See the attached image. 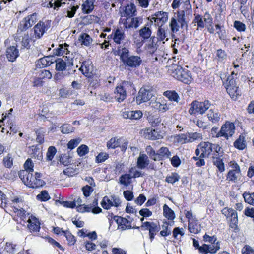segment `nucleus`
Listing matches in <instances>:
<instances>
[{"mask_svg": "<svg viewBox=\"0 0 254 254\" xmlns=\"http://www.w3.org/2000/svg\"><path fill=\"white\" fill-rule=\"evenodd\" d=\"M180 179V176L177 173H172L169 176H167L165 179V181L168 183L173 184L178 182Z\"/></svg>", "mask_w": 254, "mask_h": 254, "instance_id": "nucleus-44", "label": "nucleus"}, {"mask_svg": "<svg viewBox=\"0 0 254 254\" xmlns=\"http://www.w3.org/2000/svg\"><path fill=\"white\" fill-rule=\"evenodd\" d=\"M61 163L64 166L68 165L70 163V158L68 155L66 154H63L61 155L60 159Z\"/></svg>", "mask_w": 254, "mask_h": 254, "instance_id": "nucleus-55", "label": "nucleus"}, {"mask_svg": "<svg viewBox=\"0 0 254 254\" xmlns=\"http://www.w3.org/2000/svg\"><path fill=\"white\" fill-rule=\"evenodd\" d=\"M79 8V5H73L71 7H68L67 10V16L66 17H68L69 18H72L73 17L77 10Z\"/></svg>", "mask_w": 254, "mask_h": 254, "instance_id": "nucleus-64", "label": "nucleus"}, {"mask_svg": "<svg viewBox=\"0 0 254 254\" xmlns=\"http://www.w3.org/2000/svg\"><path fill=\"white\" fill-rule=\"evenodd\" d=\"M56 70L59 71H63L66 69L67 63L63 59L58 58L56 61Z\"/></svg>", "mask_w": 254, "mask_h": 254, "instance_id": "nucleus-37", "label": "nucleus"}, {"mask_svg": "<svg viewBox=\"0 0 254 254\" xmlns=\"http://www.w3.org/2000/svg\"><path fill=\"white\" fill-rule=\"evenodd\" d=\"M140 22L142 23V19L140 17H133L130 20L127 18L126 21L124 23V26L126 29L131 28L136 29L139 26Z\"/></svg>", "mask_w": 254, "mask_h": 254, "instance_id": "nucleus-16", "label": "nucleus"}, {"mask_svg": "<svg viewBox=\"0 0 254 254\" xmlns=\"http://www.w3.org/2000/svg\"><path fill=\"white\" fill-rule=\"evenodd\" d=\"M235 131V126L234 124L228 121L223 125L220 130L218 133L215 135L216 137L223 136L228 139L229 137H231L234 134Z\"/></svg>", "mask_w": 254, "mask_h": 254, "instance_id": "nucleus-5", "label": "nucleus"}, {"mask_svg": "<svg viewBox=\"0 0 254 254\" xmlns=\"http://www.w3.org/2000/svg\"><path fill=\"white\" fill-rule=\"evenodd\" d=\"M83 12L90 13L94 9L93 2L91 0H87L82 5Z\"/></svg>", "mask_w": 254, "mask_h": 254, "instance_id": "nucleus-41", "label": "nucleus"}, {"mask_svg": "<svg viewBox=\"0 0 254 254\" xmlns=\"http://www.w3.org/2000/svg\"><path fill=\"white\" fill-rule=\"evenodd\" d=\"M51 26V21L46 20L45 21H40L34 27V34L35 37L40 38L44 33L50 28Z\"/></svg>", "mask_w": 254, "mask_h": 254, "instance_id": "nucleus-9", "label": "nucleus"}, {"mask_svg": "<svg viewBox=\"0 0 254 254\" xmlns=\"http://www.w3.org/2000/svg\"><path fill=\"white\" fill-rule=\"evenodd\" d=\"M37 198L43 201H45L49 200L50 197L48 192L45 190H43L40 194L37 196Z\"/></svg>", "mask_w": 254, "mask_h": 254, "instance_id": "nucleus-61", "label": "nucleus"}, {"mask_svg": "<svg viewBox=\"0 0 254 254\" xmlns=\"http://www.w3.org/2000/svg\"><path fill=\"white\" fill-rule=\"evenodd\" d=\"M113 219L119 225L121 226V228H123V229H130L131 228L130 222L126 218L118 216H114Z\"/></svg>", "mask_w": 254, "mask_h": 254, "instance_id": "nucleus-21", "label": "nucleus"}, {"mask_svg": "<svg viewBox=\"0 0 254 254\" xmlns=\"http://www.w3.org/2000/svg\"><path fill=\"white\" fill-rule=\"evenodd\" d=\"M171 155V153L169 151L167 147H161L157 152L155 158H154V161L162 160L164 159L168 158Z\"/></svg>", "mask_w": 254, "mask_h": 254, "instance_id": "nucleus-15", "label": "nucleus"}, {"mask_svg": "<svg viewBox=\"0 0 254 254\" xmlns=\"http://www.w3.org/2000/svg\"><path fill=\"white\" fill-rule=\"evenodd\" d=\"M188 229L191 233L197 234L200 231V225L198 222L192 220L189 222Z\"/></svg>", "mask_w": 254, "mask_h": 254, "instance_id": "nucleus-32", "label": "nucleus"}, {"mask_svg": "<svg viewBox=\"0 0 254 254\" xmlns=\"http://www.w3.org/2000/svg\"><path fill=\"white\" fill-rule=\"evenodd\" d=\"M149 106L150 108L155 110H158L164 112L168 109L166 104H162L159 101L152 100L149 103Z\"/></svg>", "mask_w": 254, "mask_h": 254, "instance_id": "nucleus-22", "label": "nucleus"}, {"mask_svg": "<svg viewBox=\"0 0 254 254\" xmlns=\"http://www.w3.org/2000/svg\"><path fill=\"white\" fill-rule=\"evenodd\" d=\"M149 164V160L148 156L145 154L140 153L137 160V167L140 169H143Z\"/></svg>", "mask_w": 254, "mask_h": 254, "instance_id": "nucleus-19", "label": "nucleus"}, {"mask_svg": "<svg viewBox=\"0 0 254 254\" xmlns=\"http://www.w3.org/2000/svg\"><path fill=\"white\" fill-rule=\"evenodd\" d=\"M24 168L25 169V171H28V172H30V173H31V172H33V167H34V164H33V163L32 162V160H31V159H28L24 165Z\"/></svg>", "mask_w": 254, "mask_h": 254, "instance_id": "nucleus-62", "label": "nucleus"}, {"mask_svg": "<svg viewBox=\"0 0 254 254\" xmlns=\"http://www.w3.org/2000/svg\"><path fill=\"white\" fill-rule=\"evenodd\" d=\"M16 246L15 244L11 243H6L4 251L9 253H14L16 251Z\"/></svg>", "mask_w": 254, "mask_h": 254, "instance_id": "nucleus-59", "label": "nucleus"}, {"mask_svg": "<svg viewBox=\"0 0 254 254\" xmlns=\"http://www.w3.org/2000/svg\"><path fill=\"white\" fill-rule=\"evenodd\" d=\"M133 88V84L130 81H124L118 85L115 91V98L121 102L125 99L127 96V90Z\"/></svg>", "mask_w": 254, "mask_h": 254, "instance_id": "nucleus-4", "label": "nucleus"}, {"mask_svg": "<svg viewBox=\"0 0 254 254\" xmlns=\"http://www.w3.org/2000/svg\"><path fill=\"white\" fill-rule=\"evenodd\" d=\"M220 114L217 109H211L207 113V117L209 120L213 123H216L220 120Z\"/></svg>", "mask_w": 254, "mask_h": 254, "instance_id": "nucleus-24", "label": "nucleus"}, {"mask_svg": "<svg viewBox=\"0 0 254 254\" xmlns=\"http://www.w3.org/2000/svg\"><path fill=\"white\" fill-rule=\"evenodd\" d=\"M27 222H28V227L31 232L39 231L40 228V223L35 217H29Z\"/></svg>", "mask_w": 254, "mask_h": 254, "instance_id": "nucleus-17", "label": "nucleus"}, {"mask_svg": "<svg viewBox=\"0 0 254 254\" xmlns=\"http://www.w3.org/2000/svg\"><path fill=\"white\" fill-rule=\"evenodd\" d=\"M44 133L42 129H38L36 131V141L39 144H42L44 142Z\"/></svg>", "mask_w": 254, "mask_h": 254, "instance_id": "nucleus-50", "label": "nucleus"}, {"mask_svg": "<svg viewBox=\"0 0 254 254\" xmlns=\"http://www.w3.org/2000/svg\"><path fill=\"white\" fill-rule=\"evenodd\" d=\"M130 119L138 120L142 116V113L140 110L130 111Z\"/></svg>", "mask_w": 254, "mask_h": 254, "instance_id": "nucleus-63", "label": "nucleus"}, {"mask_svg": "<svg viewBox=\"0 0 254 254\" xmlns=\"http://www.w3.org/2000/svg\"><path fill=\"white\" fill-rule=\"evenodd\" d=\"M213 158V164L216 166L219 170L220 172H223L224 171V163L222 162V159L220 158V157L217 156V155L216 154V156H212Z\"/></svg>", "mask_w": 254, "mask_h": 254, "instance_id": "nucleus-39", "label": "nucleus"}, {"mask_svg": "<svg viewBox=\"0 0 254 254\" xmlns=\"http://www.w3.org/2000/svg\"><path fill=\"white\" fill-rule=\"evenodd\" d=\"M163 215L168 219L172 220L175 218V213L174 211L170 209L167 204H164L163 207Z\"/></svg>", "mask_w": 254, "mask_h": 254, "instance_id": "nucleus-34", "label": "nucleus"}, {"mask_svg": "<svg viewBox=\"0 0 254 254\" xmlns=\"http://www.w3.org/2000/svg\"><path fill=\"white\" fill-rule=\"evenodd\" d=\"M163 117L149 116L147 119L150 125L153 127H157L160 125H163Z\"/></svg>", "mask_w": 254, "mask_h": 254, "instance_id": "nucleus-26", "label": "nucleus"}, {"mask_svg": "<svg viewBox=\"0 0 254 254\" xmlns=\"http://www.w3.org/2000/svg\"><path fill=\"white\" fill-rule=\"evenodd\" d=\"M109 157V154L106 152L100 153L96 157V161L97 163L104 162Z\"/></svg>", "mask_w": 254, "mask_h": 254, "instance_id": "nucleus-58", "label": "nucleus"}, {"mask_svg": "<svg viewBox=\"0 0 254 254\" xmlns=\"http://www.w3.org/2000/svg\"><path fill=\"white\" fill-rule=\"evenodd\" d=\"M147 26L148 25L146 24L139 30V35L143 40L148 39L152 33L151 29Z\"/></svg>", "mask_w": 254, "mask_h": 254, "instance_id": "nucleus-28", "label": "nucleus"}, {"mask_svg": "<svg viewBox=\"0 0 254 254\" xmlns=\"http://www.w3.org/2000/svg\"><path fill=\"white\" fill-rule=\"evenodd\" d=\"M62 232L64 234V235L68 242V244L71 246L73 245L76 242L75 237L69 231L65 232L62 231Z\"/></svg>", "mask_w": 254, "mask_h": 254, "instance_id": "nucleus-49", "label": "nucleus"}, {"mask_svg": "<svg viewBox=\"0 0 254 254\" xmlns=\"http://www.w3.org/2000/svg\"><path fill=\"white\" fill-rule=\"evenodd\" d=\"M243 197L246 202L254 205V193H244L243 194Z\"/></svg>", "mask_w": 254, "mask_h": 254, "instance_id": "nucleus-48", "label": "nucleus"}, {"mask_svg": "<svg viewBox=\"0 0 254 254\" xmlns=\"http://www.w3.org/2000/svg\"><path fill=\"white\" fill-rule=\"evenodd\" d=\"M241 173L239 166L237 163L231 165V169L229 171L226 176V180L229 182L237 183L240 180Z\"/></svg>", "mask_w": 254, "mask_h": 254, "instance_id": "nucleus-7", "label": "nucleus"}, {"mask_svg": "<svg viewBox=\"0 0 254 254\" xmlns=\"http://www.w3.org/2000/svg\"><path fill=\"white\" fill-rule=\"evenodd\" d=\"M163 95L167 97L169 100L178 102L179 96L175 91H167L164 92Z\"/></svg>", "mask_w": 254, "mask_h": 254, "instance_id": "nucleus-38", "label": "nucleus"}, {"mask_svg": "<svg viewBox=\"0 0 254 254\" xmlns=\"http://www.w3.org/2000/svg\"><path fill=\"white\" fill-rule=\"evenodd\" d=\"M234 146L239 150H243L246 147L245 137L240 135L239 137L234 142Z\"/></svg>", "mask_w": 254, "mask_h": 254, "instance_id": "nucleus-33", "label": "nucleus"}, {"mask_svg": "<svg viewBox=\"0 0 254 254\" xmlns=\"http://www.w3.org/2000/svg\"><path fill=\"white\" fill-rule=\"evenodd\" d=\"M211 104L208 100L203 102L193 101L190 104V108L189 109V113L191 114H195L197 113L200 114H204L210 107Z\"/></svg>", "mask_w": 254, "mask_h": 254, "instance_id": "nucleus-3", "label": "nucleus"}, {"mask_svg": "<svg viewBox=\"0 0 254 254\" xmlns=\"http://www.w3.org/2000/svg\"><path fill=\"white\" fill-rule=\"evenodd\" d=\"M37 21L36 13L29 15L21 20L18 26L17 32H23L30 28Z\"/></svg>", "mask_w": 254, "mask_h": 254, "instance_id": "nucleus-6", "label": "nucleus"}, {"mask_svg": "<svg viewBox=\"0 0 254 254\" xmlns=\"http://www.w3.org/2000/svg\"><path fill=\"white\" fill-rule=\"evenodd\" d=\"M145 133L146 137L151 140L159 139L162 138L160 132L154 129L148 128Z\"/></svg>", "mask_w": 254, "mask_h": 254, "instance_id": "nucleus-23", "label": "nucleus"}, {"mask_svg": "<svg viewBox=\"0 0 254 254\" xmlns=\"http://www.w3.org/2000/svg\"><path fill=\"white\" fill-rule=\"evenodd\" d=\"M113 34L114 41L118 44H120L122 41L124 40L126 38L124 32L119 29H116Z\"/></svg>", "mask_w": 254, "mask_h": 254, "instance_id": "nucleus-29", "label": "nucleus"}, {"mask_svg": "<svg viewBox=\"0 0 254 254\" xmlns=\"http://www.w3.org/2000/svg\"><path fill=\"white\" fill-rule=\"evenodd\" d=\"M123 63L126 66L136 68L142 64V60L139 56L132 55L128 57Z\"/></svg>", "mask_w": 254, "mask_h": 254, "instance_id": "nucleus-11", "label": "nucleus"}, {"mask_svg": "<svg viewBox=\"0 0 254 254\" xmlns=\"http://www.w3.org/2000/svg\"><path fill=\"white\" fill-rule=\"evenodd\" d=\"M61 132L64 134H68L73 132L74 130V128L70 125L64 124L61 127Z\"/></svg>", "mask_w": 254, "mask_h": 254, "instance_id": "nucleus-45", "label": "nucleus"}, {"mask_svg": "<svg viewBox=\"0 0 254 254\" xmlns=\"http://www.w3.org/2000/svg\"><path fill=\"white\" fill-rule=\"evenodd\" d=\"M189 133H187L186 134H181L178 135L177 136V141L179 143L181 144L186 143L188 142H190L189 140V138H188Z\"/></svg>", "mask_w": 254, "mask_h": 254, "instance_id": "nucleus-54", "label": "nucleus"}, {"mask_svg": "<svg viewBox=\"0 0 254 254\" xmlns=\"http://www.w3.org/2000/svg\"><path fill=\"white\" fill-rule=\"evenodd\" d=\"M169 26L171 28L172 32L173 33H176L179 31V24L176 18L174 17L171 18L169 23Z\"/></svg>", "mask_w": 254, "mask_h": 254, "instance_id": "nucleus-47", "label": "nucleus"}, {"mask_svg": "<svg viewBox=\"0 0 254 254\" xmlns=\"http://www.w3.org/2000/svg\"><path fill=\"white\" fill-rule=\"evenodd\" d=\"M18 175L24 184L29 187L37 188L45 184V182L40 179L42 177L41 173L35 172L33 177L32 173L23 170L19 171Z\"/></svg>", "mask_w": 254, "mask_h": 254, "instance_id": "nucleus-1", "label": "nucleus"}, {"mask_svg": "<svg viewBox=\"0 0 254 254\" xmlns=\"http://www.w3.org/2000/svg\"><path fill=\"white\" fill-rule=\"evenodd\" d=\"M180 11H184V14H186V16L192 15V11L191 5L190 4L189 0H186L184 3L183 10H180Z\"/></svg>", "mask_w": 254, "mask_h": 254, "instance_id": "nucleus-40", "label": "nucleus"}, {"mask_svg": "<svg viewBox=\"0 0 254 254\" xmlns=\"http://www.w3.org/2000/svg\"><path fill=\"white\" fill-rule=\"evenodd\" d=\"M68 46V45L66 43H64V44H60L57 48L53 50V55L60 56L63 55L64 54H68L69 53V51L67 49Z\"/></svg>", "mask_w": 254, "mask_h": 254, "instance_id": "nucleus-25", "label": "nucleus"}, {"mask_svg": "<svg viewBox=\"0 0 254 254\" xmlns=\"http://www.w3.org/2000/svg\"><path fill=\"white\" fill-rule=\"evenodd\" d=\"M215 146L214 144H212L209 142H203L201 143L198 147L200 148L201 153V157H208L213 152V147Z\"/></svg>", "mask_w": 254, "mask_h": 254, "instance_id": "nucleus-12", "label": "nucleus"}, {"mask_svg": "<svg viewBox=\"0 0 254 254\" xmlns=\"http://www.w3.org/2000/svg\"><path fill=\"white\" fill-rule=\"evenodd\" d=\"M169 35V32L167 27L159 26L157 30V37H156L159 41H163L165 40H168V36Z\"/></svg>", "mask_w": 254, "mask_h": 254, "instance_id": "nucleus-18", "label": "nucleus"}, {"mask_svg": "<svg viewBox=\"0 0 254 254\" xmlns=\"http://www.w3.org/2000/svg\"><path fill=\"white\" fill-rule=\"evenodd\" d=\"M193 22L197 23L198 28H203L205 26L204 20L202 17L199 14L195 15Z\"/></svg>", "mask_w": 254, "mask_h": 254, "instance_id": "nucleus-56", "label": "nucleus"}, {"mask_svg": "<svg viewBox=\"0 0 254 254\" xmlns=\"http://www.w3.org/2000/svg\"><path fill=\"white\" fill-rule=\"evenodd\" d=\"M203 240L205 242H208L211 243L212 244L211 245L216 246V244L218 243V245L220 246L219 242H216V241H217V238L214 236H210L208 235H207V234H205L203 236Z\"/></svg>", "mask_w": 254, "mask_h": 254, "instance_id": "nucleus-51", "label": "nucleus"}, {"mask_svg": "<svg viewBox=\"0 0 254 254\" xmlns=\"http://www.w3.org/2000/svg\"><path fill=\"white\" fill-rule=\"evenodd\" d=\"M101 204L104 209L107 210L110 209L111 207L113 206L112 196H111V198L107 196H104L102 199Z\"/></svg>", "mask_w": 254, "mask_h": 254, "instance_id": "nucleus-43", "label": "nucleus"}, {"mask_svg": "<svg viewBox=\"0 0 254 254\" xmlns=\"http://www.w3.org/2000/svg\"><path fill=\"white\" fill-rule=\"evenodd\" d=\"M193 244L195 248L199 250L200 253L204 254H206L208 253L214 254L220 249V247L218 243L216 244V246L203 244L202 246L200 247L198 241L194 239L193 240Z\"/></svg>", "mask_w": 254, "mask_h": 254, "instance_id": "nucleus-8", "label": "nucleus"}, {"mask_svg": "<svg viewBox=\"0 0 254 254\" xmlns=\"http://www.w3.org/2000/svg\"><path fill=\"white\" fill-rule=\"evenodd\" d=\"M188 133V138H189V140L190 141V142H192L196 140L201 139L202 138L201 134L197 132H192Z\"/></svg>", "mask_w": 254, "mask_h": 254, "instance_id": "nucleus-60", "label": "nucleus"}, {"mask_svg": "<svg viewBox=\"0 0 254 254\" xmlns=\"http://www.w3.org/2000/svg\"><path fill=\"white\" fill-rule=\"evenodd\" d=\"M6 55L8 61L13 62L19 56V52L15 47L10 46L7 49Z\"/></svg>", "mask_w": 254, "mask_h": 254, "instance_id": "nucleus-20", "label": "nucleus"}, {"mask_svg": "<svg viewBox=\"0 0 254 254\" xmlns=\"http://www.w3.org/2000/svg\"><path fill=\"white\" fill-rule=\"evenodd\" d=\"M151 39V42L148 45V49L150 52L153 53L157 49V41L158 40L155 37H152Z\"/></svg>", "mask_w": 254, "mask_h": 254, "instance_id": "nucleus-57", "label": "nucleus"}, {"mask_svg": "<svg viewBox=\"0 0 254 254\" xmlns=\"http://www.w3.org/2000/svg\"><path fill=\"white\" fill-rule=\"evenodd\" d=\"M120 145L119 139L115 137L112 138L107 142V147L108 149H115Z\"/></svg>", "mask_w": 254, "mask_h": 254, "instance_id": "nucleus-46", "label": "nucleus"}, {"mask_svg": "<svg viewBox=\"0 0 254 254\" xmlns=\"http://www.w3.org/2000/svg\"><path fill=\"white\" fill-rule=\"evenodd\" d=\"M172 73L173 77L185 84H189L192 80L190 72L181 66H177Z\"/></svg>", "mask_w": 254, "mask_h": 254, "instance_id": "nucleus-2", "label": "nucleus"}, {"mask_svg": "<svg viewBox=\"0 0 254 254\" xmlns=\"http://www.w3.org/2000/svg\"><path fill=\"white\" fill-rule=\"evenodd\" d=\"M56 152L57 150L55 147H49L46 153L47 160L51 161L54 158Z\"/></svg>", "mask_w": 254, "mask_h": 254, "instance_id": "nucleus-53", "label": "nucleus"}, {"mask_svg": "<svg viewBox=\"0 0 254 254\" xmlns=\"http://www.w3.org/2000/svg\"><path fill=\"white\" fill-rule=\"evenodd\" d=\"M131 174H125L122 175L120 177V183L124 186H128L131 182Z\"/></svg>", "mask_w": 254, "mask_h": 254, "instance_id": "nucleus-42", "label": "nucleus"}, {"mask_svg": "<svg viewBox=\"0 0 254 254\" xmlns=\"http://www.w3.org/2000/svg\"><path fill=\"white\" fill-rule=\"evenodd\" d=\"M227 93L229 94L231 98L236 100L238 96H240V91L238 90V87L234 86L230 87H226Z\"/></svg>", "mask_w": 254, "mask_h": 254, "instance_id": "nucleus-31", "label": "nucleus"}, {"mask_svg": "<svg viewBox=\"0 0 254 254\" xmlns=\"http://www.w3.org/2000/svg\"><path fill=\"white\" fill-rule=\"evenodd\" d=\"M79 40L81 42L82 45L89 46L92 43V39L87 33H84L80 35Z\"/></svg>", "mask_w": 254, "mask_h": 254, "instance_id": "nucleus-35", "label": "nucleus"}, {"mask_svg": "<svg viewBox=\"0 0 254 254\" xmlns=\"http://www.w3.org/2000/svg\"><path fill=\"white\" fill-rule=\"evenodd\" d=\"M77 152L79 156H83L89 152V148L87 145L82 144L77 148Z\"/></svg>", "mask_w": 254, "mask_h": 254, "instance_id": "nucleus-52", "label": "nucleus"}, {"mask_svg": "<svg viewBox=\"0 0 254 254\" xmlns=\"http://www.w3.org/2000/svg\"><path fill=\"white\" fill-rule=\"evenodd\" d=\"M154 15L155 17H152V19L154 20L155 22L160 21L162 23H164L167 21L168 18V13L163 11L156 12Z\"/></svg>", "mask_w": 254, "mask_h": 254, "instance_id": "nucleus-27", "label": "nucleus"}, {"mask_svg": "<svg viewBox=\"0 0 254 254\" xmlns=\"http://www.w3.org/2000/svg\"><path fill=\"white\" fill-rule=\"evenodd\" d=\"M136 12V6L133 3L127 4L125 8L124 16H126L129 18L135 15Z\"/></svg>", "mask_w": 254, "mask_h": 254, "instance_id": "nucleus-30", "label": "nucleus"}, {"mask_svg": "<svg viewBox=\"0 0 254 254\" xmlns=\"http://www.w3.org/2000/svg\"><path fill=\"white\" fill-rule=\"evenodd\" d=\"M127 45H128V42H126L123 45L118 46L117 50L114 52L115 55L120 56V60L122 62L129 56V50Z\"/></svg>", "mask_w": 254, "mask_h": 254, "instance_id": "nucleus-13", "label": "nucleus"}, {"mask_svg": "<svg viewBox=\"0 0 254 254\" xmlns=\"http://www.w3.org/2000/svg\"><path fill=\"white\" fill-rule=\"evenodd\" d=\"M186 15L184 14V11H178L177 12V20L179 23L181 24V27L182 28H185L187 29L188 25L186 21L185 16Z\"/></svg>", "mask_w": 254, "mask_h": 254, "instance_id": "nucleus-36", "label": "nucleus"}, {"mask_svg": "<svg viewBox=\"0 0 254 254\" xmlns=\"http://www.w3.org/2000/svg\"><path fill=\"white\" fill-rule=\"evenodd\" d=\"M153 96L152 91L148 89V87H142L136 97V101L138 104H141L148 101Z\"/></svg>", "mask_w": 254, "mask_h": 254, "instance_id": "nucleus-10", "label": "nucleus"}, {"mask_svg": "<svg viewBox=\"0 0 254 254\" xmlns=\"http://www.w3.org/2000/svg\"><path fill=\"white\" fill-rule=\"evenodd\" d=\"M82 74L88 78L93 75V66L89 61H84L82 63V65L79 68Z\"/></svg>", "mask_w": 254, "mask_h": 254, "instance_id": "nucleus-14", "label": "nucleus"}]
</instances>
